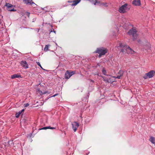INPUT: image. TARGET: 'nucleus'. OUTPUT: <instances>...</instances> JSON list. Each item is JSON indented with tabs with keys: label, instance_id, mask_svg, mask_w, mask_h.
I'll return each mask as SVG.
<instances>
[{
	"label": "nucleus",
	"instance_id": "25",
	"mask_svg": "<svg viewBox=\"0 0 155 155\" xmlns=\"http://www.w3.org/2000/svg\"><path fill=\"white\" fill-rule=\"evenodd\" d=\"M121 77H122V76L119 75V76H117V77L114 76V77H113L116 78H118V79H120V78Z\"/></svg>",
	"mask_w": 155,
	"mask_h": 155
},
{
	"label": "nucleus",
	"instance_id": "15",
	"mask_svg": "<svg viewBox=\"0 0 155 155\" xmlns=\"http://www.w3.org/2000/svg\"><path fill=\"white\" fill-rule=\"evenodd\" d=\"M56 128L55 127H51L50 126H48V127H44L41 128L39 129V130H46L47 129H55Z\"/></svg>",
	"mask_w": 155,
	"mask_h": 155
},
{
	"label": "nucleus",
	"instance_id": "14",
	"mask_svg": "<svg viewBox=\"0 0 155 155\" xmlns=\"http://www.w3.org/2000/svg\"><path fill=\"white\" fill-rule=\"evenodd\" d=\"M81 0H74L73 1H71L70 2H72L73 3L71 4V6H74L78 4ZM68 2H70L68 1Z\"/></svg>",
	"mask_w": 155,
	"mask_h": 155
},
{
	"label": "nucleus",
	"instance_id": "32",
	"mask_svg": "<svg viewBox=\"0 0 155 155\" xmlns=\"http://www.w3.org/2000/svg\"><path fill=\"white\" fill-rule=\"evenodd\" d=\"M58 95V94H55L52 97H54L56 96L57 95Z\"/></svg>",
	"mask_w": 155,
	"mask_h": 155
},
{
	"label": "nucleus",
	"instance_id": "30",
	"mask_svg": "<svg viewBox=\"0 0 155 155\" xmlns=\"http://www.w3.org/2000/svg\"><path fill=\"white\" fill-rule=\"evenodd\" d=\"M150 44H148L147 45V49H150Z\"/></svg>",
	"mask_w": 155,
	"mask_h": 155
},
{
	"label": "nucleus",
	"instance_id": "36",
	"mask_svg": "<svg viewBox=\"0 0 155 155\" xmlns=\"http://www.w3.org/2000/svg\"><path fill=\"white\" fill-rule=\"evenodd\" d=\"M97 66L98 65V63H97Z\"/></svg>",
	"mask_w": 155,
	"mask_h": 155
},
{
	"label": "nucleus",
	"instance_id": "10",
	"mask_svg": "<svg viewBox=\"0 0 155 155\" xmlns=\"http://www.w3.org/2000/svg\"><path fill=\"white\" fill-rule=\"evenodd\" d=\"M148 75V76L149 78H151L153 77L155 74V70H152L150 71L149 72L147 73Z\"/></svg>",
	"mask_w": 155,
	"mask_h": 155
},
{
	"label": "nucleus",
	"instance_id": "24",
	"mask_svg": "<svg viewBox=\"0 0 155 155\" xmlns=\"http://www.w3.org/2000/svg\"><path fill=\"white\" fill-rule=\"evenodd\" d=\"M30 14V13L28 12H26L25 13V15L28 16V18L29 17Z\"/></svg>",
	"mask_w": 155,
	"mask_h": 155
},
{
	"label": "nucleus",
	"instance_id": "12",
	"mask_svg": "<svg viewBox=\"0 0 155 155\" xmlns=\"http://www.w3.org/2000/svg\"><path fill=\"white\" fill-rule=\"evenodd\" d=\"M126 52L128 54H133L135 52L129 46L127 48Z\"/></svg>",
	"mask_w": 155,
	"mask_h": 155
},
{
	"label": "nucleus",
	"instance_id": "9",
	"mask_svg": "<svg viewBox=\"0 0 155 155\" xmlns=\"http://www.w3.org/2000/svg\"><path fill=\"white\" fill-rule=\"evenodd\" d=\"M132 4L136 6H140L141 4L140 0H134Z\"/></svg>",
	"mask_w": 155,
	"mask_h": 155
},
{
	"label": "nucleus",
	"instance_id": "8",
	"mask_svg": "<svg viewBox=\"0 0 155 155\" xmlns=\"http://www.w3.org/2000/svg\"><path fill=\"white\" fill-rule=\"evenodd\" d=\"M21 65L25 69H27L28 68V65L27 62L25 61H23L20 63Z\"/></svg>",
	"mask_w": 155,
	"mask_h": 155
},
{
	"label": "nucleus",
	"instance_id": "2",
	"mask_svg": "<svg viewBox=\"0 0 155 155\" xmlns=\"http://www.w3.org/2000/svg\"><path fill=\"white\" fill-rule=\"evenodd\" d=\"M107 52L108 50L105 48L102 47L97 48V53L99 54L98 57L99 58L104 55Z\"/></svg>",
	"mask_w": 155,
	"mask_h": 155
},
{
	"label": "nucleus",
	"instance_id": "11",
	"mask_svg": "<svg viewBox=\"0 0 155 155\" xmlns=\"http://www.w3.org/2000/svg\"><path fill=\"white\" fill-rule=\"evenodd\" d=\"M97 6H99L100 7H107L108 6L107 3H104L97 1Z\"/></svg>",
	"mask_w": 155,
	"mask_h": 155
},
{
	"label": "nucleus",
	"instance_id": "16",
	"mask_svg": "<svg viewBox=\"0 0 155 155\" xmlns=\"http://www.w3.org/2000/svg\"><path fill=\"white\" fill-rule=\"evenodd\" d=\"M12 79H14L15 78H21V76L18 74H14L11 76V77Z\"/></svg>",
	"mask_w": 155,
	"mask_h": 155
},
{
	"label": "nucleus",
	"instance_id": "19",
	"mask_svg": "<svg viewBox=\"0 0 155 155\" xmlns=\"http://www.w3.org/2000/svg\"><path fill=\"white\" fill-rule=\"evenodd\" d=\"M103 78V79L104 81H106V82H111L110 80V78H105L104 77H102Z\"/></svg>",
	"mask_w": 155,
	"mask_h": 155
},
{
	"label": "nucleus",
	"instance_id": "29",
	"mask_svg": "<svg viewBox=\"0 0 155 155\" xmlns=\"http://www.w3.org/2000/svg\"><path fill=\"white\" fill-rule=\"evenodd\" d=\"M29 106V104L28 103H26L24 104V107H26Z\"/></svg>",
	"mask_w": 155,
	"mask_h": 155
},
{
	"label": "nucleus",
	"instance_id": "23",
	"mask_svg": "<svg viewBox=\"0 0 155 155\" xmlns=\"http://www.w3.org/2000/svg\"><path fill=\"white\" fill-rule=\"evenodd\" d=\"M148 78V74L147 73H146L145 75L143 76V78L144 79H146Z\"/></svg>",
	"mask_w": 155,
	"mask_h": 155
},
{
	"label": "nucleus",
	"instance_id": "22",
	"mask_svg": "<svg viewBox=\"0 0 155 155\" xmlns=\"http://www.w3.org/2000/svg\"><path fill=\"white\" fill-rule=\"evenodd\" d=\"M118 74H120V75L121 76H122L124 72L123 71L121 70H120L118 73Z\"/></svg>",
	"mask_w": 155,
	"mask_h": 155
},
{
	"label": "nucleus",
	"instance_id": "13",
	"mask_svg": "<svg viewBox=\"0 0 155 155\" xmlns=\"http://www.w3.org/2000/svg\"><path fill=\"white\" fill-rule=\"evenodd\" d=\"M37 92L41 95L47 93L48 94L50 93V92L48 91L43 92L42 91H41L39 89H38L37 90Z\"/></svg>",
	"mask_w": 155,
	"mask_h": 155
},
{
	"label": "nucleus",
	"instance_id": "33",
	"mask_svg": "<svg viewBox=\"0 0 155 155\" xmlns=\"http://www.w3.org/2000/svg\"><path fill=\"white\" fill-rule=\"evenodd\" d=\"M24 111V109H22L21 110V111H22V112L23 111Z\"/></svg>",
	"mask_w": 155,
	"mask_h": 155
},
{
	"label": "nucleus",
	"instance_id": "37",
	"mask_svg": "<svg viewBox=\"0 0 155 155\" xmlns=\"http://www.w3.org/2000/svg\"><path fill=\"white\" fill-rule=\"evenodd\" d=\"M97 75H99L98 74H97Z\"/></svg>",
	"mask_w": 155,
	"mask_h": 155
},
{
	"label": "nucleus",
	"instance_id": "3",
	"mask_svg": "<svg viewBox=\"0 0 155 155\" xmlns=\"http://www.w3.org/2000/svg\"><path fill=\"white\" fill-rule=\"evenodd\" d=\"M137 31L136 28H133L130 29L128 32V33L130 35H132L134 40L136 39L137 34Z\"/></svg>",
	"mask_w": 155,
	"mask_h": 155
},
{
	"label": "nucleus",
	"instance_id": "17",
	"mask_svg": "<svg viewBox=\"0 0 155 155\" xmlns=\"http://www.w3.org/2000/svg\"><path fill=\"white\" fill-rule=\"evenodd\" d=\"M25 3L26 4H29L30 5H32L34 4V3L32 1V0H23Z\"/></svg>",
	"mask_w": 155,
	"mask_h": 155
},
{
	"label": "nucleus",
	"instance_id": "34",
	"mask_svg": "<svg viewBox=\"0 0 155 155\" xmlns=\"http://www.w3.org/2000/svg\"><path fill=\"white\" fill-rule=\"evenodd\" d=\"M95 53H97V50L96 51H95Z\"/></svg>",
	"mask_w": 155,
	"mask_h": 155
},
{
	"label": "nucleus",
	"instance_id": "6",
	"mask_svg": "<svg viewBox=\"0 0 155 155\" xmlns=\"http://www.w3.org/2000/svg\"><path fill=\"white\" fill-rule=\"evenodd\" d=\"M72 129L75 132L79 126V124L76 121H74L72 123Z\"/></svg>",
	"mask_w": 155,
	"mask_h": 155
},
{
	"label": "nucleus",
	"instance_id": "26",
	"mask_svg": "<svg viewBox=\"0 0 155 155\" xmlns=\"http://www.w3.org/2000/svg\"><path fill=\"white\" fill-rule=\"evenodd\" d=\"M92 3L94 4V5H96V3L97 2V0H92Z\"/></svg>",
	"mask_w": 155,
	"mask_h": 155
},
{
	"label": "nucleus",
	"instance_id": "20",
	"mask_svg": "<svg viewBox=\"0 0 155 155\" xmlns=\"http://www.w3.org/2000/svg\"><path fill=\"white\" fill-rule=\"evenodd\" d=\"M50 46V45H46L45 46V47L44 48V51H47L48 50V46Z\"/></svg>",
	"mask_w": 155,
	"mask_h": 155
},
{
	"label": "nucleus",
	"instance_id": "27",
	"mask_svg": "<svg viewBox=\"0 0 155 155\" xmlns=\"http://www.w3.org/2000/svg\"><path fill=\"white\" fill-rule=\"evenodd\" d=\"M20 114H19L18 113H16L15 114V117L17 118H18L20 115Z\"/></svg>",
	"mask_w": 155,
	"mask_h": 155
},
{
	"label": "nucleus",
	"instance_id": "4",
	"mask_svg": "<svg viewBox=\"0 0 155 155\" xmlns=\"http://www.w3.org/2000/svg\"><path fill=\"white\" fill-rule=\"evenodd\" d=\"M119 47L121 48L120 52H122L123 53H125L127 51V49L128 48V46L127 45L125 44H123L122 43H120L119 44Z\"/></svg>",
	"mask_w": 155,
	"mask_h": 155
},
{
	"label": "nucleus",
	"instance_id": "7",
	"mask_svg": "<svg viewBox=\"0 0 155 155\" xmlns=\"http://www.w3.org/2000/svg\"><path fill=\"white\" fill-rule=\"evenodd\" d=\"M5 6H6L7 7V9L8 11H16V10H15L14 8H12V9H10V7H13V5H12L11 4L8 3H6Z\"/></svg>",
	"mask_w": 155,
	"mask_h": 155
},
{
	"label": "nucleus",
	"instance_id": "21",
	"mask_svg": "<svg viewBox=\"0 0 155 155\" xmlns=\"http://www.w3.org/2000/svg\"><path fill=\"white\" fill-rule=\"evenodd\" d=\"M102 71L103 74L105 75L108 76L106 74L107 72L104 68H103Z\"/></svg>",
	"mask_w": 155,
	"mask_h": 155
},
{
	"label": "nucleus",
	"instance_id": "1",
	"mask_svg": "<svg viewBox=\"0 0 155 155\" xmlns=\"http://www.w3.org/2000/svg\"><path fill=\"white\" fill-rule=\"evenodd\" d=\"M130 9V7H128V4L125 3L122 5L119 8L118 11L121 13L124 14L126 12Z\"/></svg>",
	"mask_w": 155,
	"mask_h": 155
},
{
	"label": "nucleus",
	"instance_id": "28",
	"mask_svg": "<svg viewBox=\"0 0 155 155\" xmlns=\"http://www.w3.org/2000/svg\"><path fill=\"white\" fill-rule=\"evenodd\" d=\"M37 64L42 69H43V68H42V67H41L40 63L39 62H37Z\"/></svg>",
	"mask_w": 155,
	"mask_h": 155
},
{
	"label": "nucleus",
	"instance_id": "35",
	"mask_svg": "<svg viewBox=\"0 0 155 155\" xmlns=\"http://www.w3.org/2000/svg\"><path fill=\"white\" fill-rule=\"evenodd\" d=\"M12 7H10V9H12Z\"/></svg>",
	"mask_w": 155,
	"mask_h": 155
},
{
	"label": "nucleus",
	"instance_id": "31",
	"mask_svg": "<svg viewBox=\"0 0 155 155\" xmlns=\"http://www.w3.org/2000/svg\"><path fill=\"white\" fill-rule=\"evenodd\" d=\"M22 113V111H19L18 113L19 114H20Z\"/></svg>",
	"mask_w": 155,
	"mask_h": 155
},
{
	"label": "nucleus",
	"instance_id": "5",
	"mask_svg": "<svg viewBox=\"0 0 155 155\" xmlns=\"http://www.w3.org/2000/svg\"><path fill=\"white\" fill-rule=\"evenodd\" d=\"M75 74V72L74 71L69 72V71L67 70L65 73V78L66 79H68Z\"/></svg>",
	"mask_w": 155,
	"mask_h": 155
},
{
	"label": "nucleus",
	"instance_id": "18",
	"mask_svg": "<svg viewBox=\"0 0 155 155\" xmlns=\"http://www.w3.org/2000/svg\"><path fill=\"white\" fill-rule=\"evenodd\" d=\"M149 140L153 144H155V138L153 137H151Z\"/></svg>",
	"mask_w": 155,
	"mask_h": 155
}]
</instances>
